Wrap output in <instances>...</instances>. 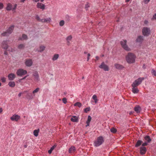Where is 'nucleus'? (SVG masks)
<instances>
[{
	"mask_svg": "<svg viewBox=\"0 0 156 156\" xmlns=\"http://www.w3.org/2000/svg\"><path fill=\"white\" fill-rule=\"evenodd\" d=\"M136 56L133 53H129L126 57V59L127 63L129 64L135 62Z\"/></svg>",
	"mask_w": 156,
	"mask_h": 156,
	"instance_id": "nucleus-1",
	"label": "nucleus"
},
{
	"mask_svg": "<svg viewBox=\"0 0 156 156\" xmlns=\"http://www.w3.org/2000/svg\"><path fill=\"white\" fill-rule=\"evenodd\" d=\"M104 140L102 136H99L94 141V146L98 147L101 145L104 142Z\"/></svg>",
	"mask_w": 156,
	"mask_h": 156,
	"instance_id": "nucleus-2",
	"label": "nucleus"
},
{
	"mask_svg": "<svg viewBox=\"0 0 156 156\" xmlns=\"http://www.w3.org/2000/svg\"><path fill=\"white\" fill-rule=\"evenodd\" d=\"M144 77H140L138 78L133 82L132 85V86L137 87L141 83L142 81L144 80Z\"/></svg>",
	"mask_w": 156,
	"mask_h": 156,
	"instance_id": "nucleus-3",
	"label": "nucleus"
},
{
	"mask_svg": "<svg viewBox=\"0 0 156 156\" xmlns=\"http://www.w3.org/2000/svg\"><path fill=\"white\" fill-rule=\"evenodd\" d=\"M142 32L144 36H148L150 35L151 33L150 28L147 27H144L142 30Z\"/></svg>",
	"mask_w": 156,
	"mask_h": 156,
	"instance_id": "nucleus-4",
	"label": "nucleus"
},
{
	"mask_svg": "<svg viewBox=\"0 0 156 156\" xmlns=\"http://www.w3.org/2000/svg\"><path fill=\"white\" fill-rule=\"evenodd\" d=\"M14 27V26L13 25L11 26L7 29L6 31L4 32L2 34V35L4 36H8L12 32Z\"/></svg>",
	"mask_w": 156,
	"mask_h": 156,
	"instance_id": "nucleus-5",
	"label": "nucleus"
},
{
	"mask_svg": "<svg viewBox=\"0 0 156 156\" xmlns=\"http://www.w3.org/2000/svg\"><path fill=\"white\" fill-rule=\"evenodd\" d=\"M27 73V71L22 69H18L16 71V74L19 76H22L24 75Z\"/></svg>",
	"mask_w": 156,
	"mask_h": 156,
	"instance_id": "nucleus-6",
	"label": "nucleus"
},
{
	"mask_svg": "<svg viewBox=\"0 0 156 156\" xmlns=\"http://www.w3.org/2000/svg\"><path fill=\"white\" fill-rule=\"evenodd\" d=\"M121 44L122 48L126 50L127 51H130L131 50L126 45V40H123L121 42Z\"/></svg>",
	"mask_w": 156,
	"mask_h": 156,
	"instance_id": "nucleus-7",
	"label": "nucleus"
},
{
	"mask_svg": "<svg viewBox=\"0 0 156 156\" xmlns=\"http://www.w3.org/2000/svg\"><path fill=\"white\" fill-rule=\"evenodd\" d=\"M99 67L101 69H103L105 71H108L109 70L108 66L106 65L104 62L101 63V65L99 66Z\"/></svg>",
	"mask_w": 156,
	"mask_h": 156,
	"instance_id": "nucleus-8",
	"label": "nucleus"
},
{
	"mask_svg": "<svg viewBox=\"0 0 156 156\" xmlns=\"http://www.w3.org/2000/svg\"><path fill=\"white\" fill-rule=\"evenodd\" d=\"M92 99L93 100L91 99V103L92 105H95L98 103V99L96 95L94 94L93 96Z\"/></svg>",
	"mask_w": 156,
	"mask_h": 156,
	"instance_id": "nucleus-9",
	"label": "nucleus"
},
{
	"mask_svg": "<svg viewBox=\"0 0 156 156\" xmlns=\"http://www.w3.org/2000/svg\"><path fill=\"white\" fill-rule=\"evenodd\" d=\"M20 118V117L19 115L14 114L12 115L10 119L12 121H17Z\"/></svg>",
	"mask_w": 156,
	"mask_h": 156,
	"instance_id": "nucleus-10",
	"label": "nucleus"
},
{
	"mask_svg": "<svg viewBox=\"0 0 156 156\" xmlns=\"http://www.w3.org/2000/svg\"><path fill=\"white\" fill-rule=\"evenodd\" d=\"M33 75L34 77V80L35 81L38 82L40 80L39 75L38 72L37 71L34 72L33 73Z\"/></svg>",
	"mask_w": 156,
	"mask_h": 156,
	"instance_id": "nucleus-11",
	"label": "nucleus"
},
{
	"mask_svg": "<svg viewBox=\"0 0 156 156\" xmlns=\"http://www.w3.org/2000/svg\"><path fill=\"white\" fill-rule=\"evenodd\" d=\"M45 5L41 2H38L37 5V8L44 10L45 8Z\"/></svg>",
	"mask_w": 156,
	"mask_h": 156,
	"instance_id": "nucleus-12",
	"label": "nucleus"
},
{
	"mask_svg": "<svg viewBox=\"0 0 156 156\" xmlns=\"http://www.w3.org/2000/svg\"><path fill=\"white\" fill-rule=\"evenodd\" d=\"M33 63V62L31 59H27L25 62V64L27 66H31Z\"/></svg>",
	"mask_w": 156,
	"mask_h": 156,
	"instance_id": "nucleus-13",
	"label": "nucleus"
},
{
	"mask_svg": "<svg viewBox=\"0 0 156 156\" xmlns=\"http://www.w3.org/2000/svg\"><path fill=\"white\" fill-rule=\"evenodd\" d=\"M7 41H3L2 43V48L5 50H7L8 48V46L7 45Z\"/></svg>",
	"mask_w": 156,
	"mask_h": 156,
	"instance_id": "nucleus-14",
	"label": "nucleus"
},
{
	"mask_svg": "<svg viewBox=\"0 0 156 156\" xmlns=\"http://www.w3.org/2000/svg\"><path fill=\"white\" fill-rule=\"evenodd\" d=\"M114 66L116 69L119 70L122 69L124 67L122 65L118 63L115 64L114 65Z\"/></svg>",
	"mask_w": 156,
	"mask_h": 156,
	"instance_id": "nucleus-15",
	"label": "nucleus"
},
{
	"mask_svg": "<svg viewBox=\"0 0 156 156\" xmlns=\"http://www.w3.org/2000/svg\"><path fill=\"white\" fill-rule=\"evenodd\" d=\"M16 76L14 73H10L8 75V77L9 80H12L15 78Z\"/></svg>",
	"mask_w": 156,
	"mask_h": 156,
	"instance_id": "nucleus-16",
	"label": "nucleus"
},
{
	"mask_svg": "<svg viewBox=\"0 0 156 156\" xmlns=\"http://www.w3.org/2000/svg\"><path fill=\"white\" fill-rule=\"evenodd\" d=\"M140 153L141 154H144L147 151L146 148L145 147H141L140 148Z\"/></svg>",
	"mask_w": 156,
	"mask_h": 156,
	"instance_id": "nucleus-17",
	"label": "nucleus"
},
{
	"mask_svg": "<svg viewBox=\"0 0 156 156\" xmlns=\"http://www.w3.org/2000/svg\"><path fill=\"white\" fill-rule=\"evenodd\" d=\"M134 110L137 113H140L141 110L140 107L139 105L136 106L134 108Z\"/></svg>",
	"mask_w": 156,
	"mask_h": 156,
	"instance_id": "nucleus-18",
	"label": "nucleus"
},
{
	"mask_svg": "<svg viewBox=\"0 0 156 156\" xmlns=\"http://www.w3.org/2000/svg\"><path fill=\"white\" fill-rule=\"evenodd\" d=\"M76 151L75 147L74 146H71L69 149V152L70 153H74Z\"/></svg>",
	"mask_w": 156,
	"mask_h": 156,
	"instance_id": "nucleus-19",
	"label": "nucleus"
},
{
	"mask_svg": "<svg viewBox=\"0 0 156 156\" xmlns=\"http://www.w3.org/2000/svg\"><path fill=\"white\" fill-rule=\"evenodd\" d=\"M70 120L72 122H77L79 120L78 117L75 116H73Z\"/></svg>",
	"mask_w": 156,
	"mask_h": 156,
	"instance_id": "nucleus-20",
	"label": "nucleus"
},
{
	"mask_svg": "<svg viewBox=\"0 0 156 156\" xmlns=\"http://www.w3.org/2000/svg\"><path fill=\"white\" fill-rule=\"evenodd\" d=\"M132 91L133 92L134 94L137 93L139 91V90L137 88V87L135 86H132Z\"/></svg>",
	"mask_w": 156,
	"mask_h": 156,
	"instance_id": "nucleus-21",
	"label": "nucleus"
},
{
	"mask_svg": "<svg viewBox=\"0 0 156 156\" xmlns=\"http://www.w3.org/2000/svg\"><path fill=\"white\" fill-rule=\"evenodd\" d=\"M51 21V19L50 18H48L45 19H41V22H42L50 23Z\"/></svg>",
	"mask_w": 156,
	"mask_h": 156,
	"instance_id": "nucleus-22",
	"label": "nucleus"
},
{
	"mask_svg": "<svg viewBox=\"0 0 156 156\" xmlns=\"http://www.w3.org/2000/svg\"><path fill=\"white\" fill-rule=\"evenodd\" d=\"M35 97V96L33 94L31 93H28L27 94V97L28 99L29 100H30L33 99Z\"/></svg>",
	"mask_w": 156,
	"mask_h": 156,
	"instance_id": "nucleus-23",
	"label": "nucleus"
},
{
	"mask_svg": "<svg viewBox=\"0 0 156 156\" xmlns=\"http://www.w3.org/2000/svg\"><path fill=\"white\" fill-rule=\"evenodd\" d=\"M45 48V47L43 45H41L37 49V51L38 52H41L43 51Z\"/></svg>",
	"mask_w": 156,
	"mask_h": 156,
	"instance_id": "nucleus-24",
	"label": "nucleus"
},
{
	"mask_svg": "<svg viewBox=\"0 0 156 156\" xmlns=\"http://www.w3.org/2000/svg\"><path fill=\"white\" fill-rule=\"evenodd\" d=\"M59 57V55L58 54H54L52 57V59L53 61H55L58 59Z\"/></svg>",
	"mask_w": 156,
	"mask_h": 156,
	"instance_id": "nucleus-25",
	"label": "nucleus"
},
{
	"mask_svg": "<svg viewBox=\"0 0 156 156\" xmlns=\"http://www.w3.org/2000/svg\"><path fill=\"white\" fill-rule=\"evenodd\" d=\"M144 140L146 141L145 142H146L148 143H150L151 140L149 136L148 135H147L145 136Z\"/></svg>",
	"mask_w": 156,
	"mask_h": 156,
	"instance_id": "nucleus-26",
	"label": "nucleus"
},
{
	"mask_svg": "<svg viewBox=\"0 0 156 156\" xmlns=\"http://www.w3.org/2000/svg\"><path fill=\"white\" fill-rule=\"evenodd\" d=\"M143 40V37L140 36L138 37L136 39V41L138 42H141Z\"/></svg>",
	"mask_w": 156,
	"mask_h": 156,
	"instance_id": "nucleus-27",
	"label": "nucleus"
},
{
	"mask_svg": "<svg viewBox=\"0 0 156 156\" xmlns=\"http://www.w3.org/2000/svg\"><path fill=\"white\" fill-rule=\"evenodd\" d=\"M91 117L90 115H89L88 117V119L87 121H86V123L87 125L86 126H89L90 125V123L91 120Z\"/></svg>",
	"mask_w": 156,
	"mask_h": 156,
	"instance_id": "nucleus-28",
	"label": "nucleus"
},
{
	"mask_svg": "<svg viewBox=\"0 0 156 156\" xmlns=\"http://www.w3.org/2000/svg\"><path fill=\"white\" fill-rule=\"evenodd\" d=\"M39 131V129L34 130L33 132V134L34 136L36 137L37 136H38Z\"/></svg>",
	"mask_w": 156,
	"mask_h": 156,
	"instance_id": "nucleus-29",
	"label": "nucleus"
},
{
	"mask_svg": "<svg viewBox=\"0 0 156 156\" xmlns=\"http://www.w3.org/2000/svg\"><path fill=\"white\" fill-rule=\"evenodd\" d=\"M142 143V141L141 140H138L137 141V142L135 145V146L136 147H137L139 146H140L141 145Z\"/></svg>",
	"mask_w": 156,
	"mask_h": 156,
	"instance_id": "nucleus-30",
	"label": "nucleus"
},
{
	"mask_svg": "<svg viewBox=\"0 0 156 156\" xmlns=\"http://www.w3.org/2000/svg\"><path fill=\"white\" fill-rule=\"evenodd\" d=\"M8 85L11 87H14L15 85V83L14 81H10L9 82Z\"/></svg>",
	"mask_w": 156,
	"mask_h": 156,
	"instance_id": "nucleus-31",
	"label": "nucleus"
},
{
	"mask_svg": "<svg viewBox=\"0 0 156 156\" xmlns=\"http://www.w3.org/2000/svg\"><path fill=\"white\" fill-rule=\"evenodd\" d=\"M6 10L8 11L12 10V6L11 4L9 3L7 4Z\"/></svg>",
	"mask_w": 156,
	"mask_h": 156,
	"instance_id": "nucleus-32",
	"label": "nucleus"
},
{
	"mask_svg": "<svg viewBox=\"0 0 156 156\" xmlns=\"http://www.w3.org/2000/svg\"><path fill=\"white\" fill-rule=\"evenodd\" d=\"M40 90V88L37 87L33 91L32 93L35 96V94L37 93Z\"/></svg>",
	"mask_w": 156,
	"mask_h": 156,
	"instance_id": "nucleus-33",
	"label": "nucleus"
},
{
	"mask_svg": "<svg viewBox=\"0 0 156 156\" xmlns=\"http://www.w3.org/2000/svg\"><path fill=\"white\" fill-rule=\"evenodd\" d=\"M27 39V36L26 35L24 34H23L22 35V37H21L19 38V40H26Z\"/></svg>",
	"mask_w": 156,
	"mask_h": 156,
	"instance_id": "nucleus-34",
	"label": "nucleus"
},
{
	"mask_svg": "<svg viewBox=\"0 0 156 156\" xmlns=\"http://www.w3.org/2000/svg\"><path fill=\"white\" fill-rule=\"evenodd\" d=\"M56 147V146L54 145L53 146H52L50 149L48 151V153L49 154H51L52 151L54 150V149Z\"/></svg>",
	"mask_w": 156,
	"mask_h": 156,
	"instance_id": "nucleus-35",
	"label": "nucleus"
},
{
	"mask_svg": "<svg viewBox=\"0 0 156 156\" xmlns=\"http://www.w3.org/2000/svg\"><path fill=\"white\" fill-rule=\"evenodd\" d=\"M74 105L75 106H77L79 107H81V106H82V104L80 103L79 102H77L75 103L74 104Z\"/></svg>",
	"mask_w": 156,
	"mask_h": 156,
	"instance_id": "nucleus-36",
	"label": "nucleus"
},
{
	"mask_svg": "<svg viewBox=\"0 0 156 156\" xmlns=\"http://www.w3.org/2000/svg\"><path fill=\"white\" fill-rule=\"evenodd\" d=\"M65 24V21L63 20H61L60 21L59 23V26H63Z\"/></svg>",
	"mask_w": 156,
	"mask_h": 156,
	"instance_id": "nucleus-37",
	"label": "nucleus"
},
{
	"mask_svg": "<svg viewBox=\"0 0 156 156\" xmlns=\"http://www.w3.org/2000/svg\"><path fill=\"white\" fill-rule=\"evenodd\" d=\"M110 131L112 133H115L116 132L117 130L115 128L113 127L110 129Z\"/></svg>",
	"mask_w": 156,
	"mask_h": 156,
	"instance_id": "nucleus-38",
	"label": "nucleus"
},
{
	"mask_svg": "<svg viewBox=\"0 0 156 156\" xmlns=\"http://www.w3.org/2000/svg\"><path fill=\"white\" fill-rule=\"evenodd\" d=\"M24 47V45L23 44H20L18 46V48L19 49H22Z\"/></svg>",
	"mask_w": 156,
	"mask_h": 156,
	"instance_id": "nucleus-39",
	"label": "nucleus"
},
{
	"mask_svg": "<svg viewBox=\"0 0 156 156\" xmlns=\"http://www.w3.org/2000/svg\"><path fill=\"white\" fill-rule=\"evenodd\" d=\"M72 38V37L71 36H69L67 37L66 40L68 42H69L71 40Z\"/></svg>",
	"mask_w": 156,
	"mask_h": 156,
	"instance_id": "nucleus-40",
	"label": "nucleus"
},
{
	"mask_svg": "<svg viewBox=\"0 0 156 156\" xmlns=\"http://www.w3.org/2000/svg\"><path fill=\"white\" fill-rule=\"evenodd\" d=\"M90 108L89 107L86 108L84 109V112H88L90 111Z\"/></svg>",
	"mask_w": 156,
	"mask_h": 156,
	"instance_id": "nucleus-41",
	"label": "nucleus"
},
{
	"mask_svg": "<svg viewBox=\"0 0 156 156\" xmlns=\"http://www.w3.org/2000/svg\"><path fill=\"white\" fill-rule=\"evenodd\" d=\"M151 73L154 76H156V70H154L153 69H152Z\"/></svg>",
	"mask_w": 156,
	"mask_h": 156,
	"instance_id": "nucleus-42",
	"label": "nucleus"
},
{
	"mask_svg": "<svg viewBox=\"0 0 156 156\" xmlns=\"http://www.w3.org/2000/svg\"><path fill=\"white\" fill-rule=\"evenodd\" d=\"M62 101L64 104H65L67 103V99L65 98H64L62 99Z\"/></svg>",
	"mask_w": 156,
	"mask_h": 156,
	"instance_id": "nucleus-43",
	"label": "nucleus"
},
{
	"mask_svg": "<svg viewBox=\"0 0 156 156\" xmlns=\"http://www.w3.org/2000/svg\"><path fill=\"white\" fill-rule=\"evenodd\" d=\"M90 5L88 3H87L85 5V8L87 10L88 8L90 7Z\"/></svg>",
	"mask_w": 156,
	"mask_h": 156,
	"instance_id": "nucleus-44",
	"label": "nucleus"
},
{
	"mask_svg": "<svg viewBox=\"0 0 156 156\" xmlns=\"http://www.w3.org/2000/svg\"><path fill=\"white\" fill-rule=\"evenodd\" d=\"M36 18L38 21L41 22V19H40V18L38 15L36 16Z\"/></svg>",
	"mask_w": 156,
	"mask_h": 156,
	"instance_id": "nucleus-45",
	"label": "nucleus"
},
{
	"mask_svg": "<svg viewBox=\"0 0 156 156\" xmlns=\"http://www.w3.org/2000/svg\"><path fill=\"white\" fill-rule=\"evenodd\" d=\"M148 143L145 142L142 144V147H144V146H146L147 145Z\"/></svg>",
	"mask_w": 156,
	"mask_h": 156,
	"instance_id": "nucleus-46",
	"label": "nucleus"
},
{
	"mask_svg": "<svg viewBox=\"0 0 156 156\" xmlns=\"http://www.w3.org/2000/svg\"><path fill=\"white\" fill-rule=\"evenodd\" d=\"M17 6V5L16 4L15 5L14 7L13 8H12V10L13 11H15Z\"/></svg>",
	"mask_w": 156,
	"mask_h": 156,
	"instance_id": "nucleus-47",
	"label": "nucleus"
},
{
	"mask_svg": "<svg viewBox=\"0 0 156 156\" xmlns=\"http://www.w3.org/2000/svg\"><path fill=\"white\" fill-rule=\"evenodd\" d=\"M28 75H27L26 76H25V77H23V78H22V79H20L19 80V82H21V81L23 80H24L25 79H26V78L27 76H28Z\"/></svg>",
	"mask_w": 156,
	"mask_h": 156,
	"instance_id": "nucleus-48",
	"label": "nucleus"
},
{
	"mask_svg": "<svg viewBox=\"0 0 156 156\" xmlns=\"http://www.w3.org/2000/svg\"><path fill=\"white\" fill-rule=\"evenodd\" d=\"M1 80L2 82H5V78L4 77H2Z\"/></svg>",
	"mask_w": 156,
	"mask_h": 156,
	"instance_id": "nucleus-49",
	"label": "nucleus"
},
{
	"mask_svg": "<svg viewBox=\"0 0 156 156\" xmlns=\"http://www.w3.org/2000/svg\"><path fill=\"white\" fill-rule=\"evenodd\" d=\"M27 92V91H25L23 92V93L20 92V93L19 94H18V96H19V97H20V96H21V94H23V93H26V92Z\"/></svg>",
	"mask_w": 156,
	"mask_h": 156,
	"instance_id": "nucleus-50",
	"label": "nucleus"
},
{
	"mask_svg": "<svg viewBox=\"0 0 156 156\" xmlns=\"http://www.w3.org/2000/svg\"><path fill=\"white\" fill-rule=\"evenodd\" d=\"M3 7V4L2 3H0V9H2Z\"/></svg>",
	"mask_w": 156,
	"mask_h": 156,
	"instance_id": "nucleus-51",
	"label": "nucleus"
},
{
	"mask_svg": "<svg viewBox=\"0 0 156 156\" xmlns=\"http://www.w3.org/2000/svg\"><path fill=\"white\" fill-rule=\"evenodd\" d=\"M150 0H144V1L145 3H147L150 1Z\"/></svg>",
	"mask_w": 156,
	"mask_h": 156,
	"instance_id": "nucleus-52",
	"label": "nucleus"
},
{
	"mask_svg": "<svg viewBox=\"0 0 156 156\" xmlns=\"http://www.w3.org/2000/svg\"><path fill=\"white\" fill-rule=\"evenodd\" d=\"M153 19H156V13L153 16Z\"/></svg>",
	"mask_w": 156,
	"mask_h": 156,
	"instance_id": "nucleus-53",
	"label": "nucleus"
},
{
	"mask_svg": "<svg viewBox=\"0 0 156 156\" xmlns=\"http://www.w3.org/2000/svg\"><path fill=\"white\" fill-rule=\"evenodd\" d=\"M39 1H40V0H33V1H34V2H38Z\"/></svg>",
	"mask_w": 156,
	"mask_h": 156,
	"instance_id": "nucleus-54",
	"label": "nucleus"
},
{
	"mask_svg": "<svg viewBox=\"0 0 156 156\" xmlns=\"http://www.w3.org/2000/svg\"><path fill=\"white\" fill-rule=\"evenodd\" d=\"M9 50L10 51L12 52L13 51V50L12 48H11L10 49H9Z\"/></svg>",
	"mask_w": 156,
	"mask_h": 156,
	"instance_id": "nucleus-55",
	"label": "nucleus"
},
{
	"mask_svg": "<svg viewBox=\"0 0 156 156\" xmlns=\"http://www.w3.org/2000/svg\"><path fill=\"white\" fill-rule=\"evenodd\" d=\"M144 23L145 24H147L148 23V21L147 20H145L144 22Z\"/></svg>",
	"mask_w": 156,
	"mask_h": 156,
	"instance_id": "nucleus-56",
	"label": "nucleus"
},
{
	"mask_svg": "<svg viewBox=\"0 0 156 156\" xmlns=\"http://www.w3.org/2000/svg\"><path fill=\"white\" fill-rule=\"evenodd\" d=\"M2 111V108H0V113H1Z\"/></svg>",
	"mask_w": 156,
	"mask_h": 156,
	"instance_id": "nucleus-57",
	"label": "nucleus"
},
{
	"mask_svg": "<svg viewBox=\"0 0 156 156\" xmlns=\"http://www.w3.org/2000/svg\"><path fill=\"white\" fill-rule=\"evenodd\" d=\"M95 58L97 60H98L99 59V57L98 56H96Z\"/></svg>",
	"mask_w": 156,
	"mask_h": 156,
	"instance_id": "nucleus-58",
	"label": "nucleus"
},
{
	"mask_svg": "<svg viewBox=\"0 0 156 156\" xmlns=\"http://www.w3.org/2000/svg\"><path fill=\"white\" fill-rule=\"evenodd\" d=\"M90 56V54L89 53H88L87 55V56L89 57Z\"/></svg>",
	"mask_w": 156,
	"mask_h": 156,
	"instance_id": "nucleus-59",
	"label": "nucleus"
},
{
	"mask_svg": "<svg viewBox=\"0 0 156 156\" xmlns=\"http://www.w3.org/2000/svg\"><path fill=\"white\" fill-rule=\"evenodd\" d=\"M25 1V0H21V2H24Z\"/></svg>",
	"mask_w": 156,
	"mask_h": 156,
	"instance_id": "nucleus-60",
	"label": "nucleus"
},
{
	"mask_svg": "<svg viewBox=\"0 0 156 156\" xmlns=\"http://www.w3.org/2000/svg\"><path fill=\"white\" fill-rule=\"evenodd\" d=\"M24 147L25 148H26L27 147V146L26 145H24Z\"/></svg>",
	"mask_w": 156,
	"mask_h": 156,
	"instance_id": "nucleus-61",
	"label": "nucleus"
},
{
	"mask_svg": "<svg viewBox=\"0 0 156 156\" xmlns=\"http://www.w3.org/2000/svg\"><path fill=\"white\" fill-rule=\"evenodd\" d=\"M89 57H88L87 56V61H88L89 60Z\"/></svg>",
	"mask_w": 156,
	"mask_h": 156,
	"instance_id": "nucleus-62",
	"label": "nucleus"
},
{
	"mask_svg": "<svg viewBox=\"0 0 156 156\" xmlns=\"http://www.w3.org/2000/svg\"><path fill=\"white\" fill-rule=\"evenodd\" d=\"M130 0H126V2H127L129 1Z\"/></svg>",
	"mask_w": 156,
	"mask_h": 156,
	"instance_id": "nucleus-63",
	"label": "nucleus"
},
{
	"mask_svg": "<svg viewBox=\"0 0 156 156\" xmlns=\"http://www.w3.org/2000/svg\"><path fill=\"white\" fill-rule=\"evenodd\" d=\"M40 1L41 2H43L44 1V0H40Z\"/></svg>",
	"mask_w": 156,
	"mask_h": 156,
	"instance_id": "nucleus-64",
	"label": "nucleus"
}]
</instances>
